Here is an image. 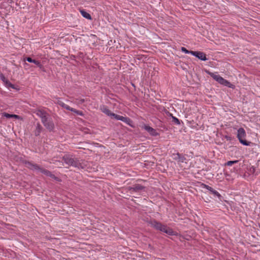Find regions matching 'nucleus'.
I'll return each mask as SVG.
<instances>
[{
    "instance_id": "31",
    "label": "nucleus",
    "mask_w": 260,
    "mask_h": 260,
    "mask_svg": "<svg viewBox=\"0 0 260 260\" xmlns=\"http://www.w3.org/2000/svg\"><path fill=\"white\" fill-rule=\"evenodd\" d=\"M168 116L170 117H171L172 118V116H174L172 114L169 113Z\"/></svg>"
},
{
    "instance_id": "26",
    "label": "nucleus",
    "mask_w": 260,
    "mask_h": 260,
    "mask_svg": "<svg viewBox=\"0 0 260 260\" xmlns=\"http://www.w3.org/2000/svg\"><path fill=\"white\" fill-rule=\"evenodd\" d=\"M77 57L79 58H83L84 57V55L83 53H82L81 52H79L78 53Z\"/></svg>"
},
{
    "instance_id": "24",
    "label": "nucleus",
    "mask_w": 260,
    "mask_h": 260,
    "mask_svg": "<svg viewBox=\"0 0 260 260\" xmlns=\"http://www.w3.org/2000/svg\"><path fill=\"white\" fill-rule=\"evenodd\" d=\"M3 116L8 119L12 118V114H9L6 112H4L3 113Z\"/></svg>"
},
{
    "instance_id": "17",
    "label": "nucleus",
    "mask_w": 260,
    "mask_h": 260,
    "mask_svg": "<svg viewBox=\"0 0 260 260\" xmlns=\"http://www.w3.org/2000/svg\"><path fill=\"white\" fill-rule=\"evenodd\" d=\"M80 12L83 17L88 20L92 19L90 14L87 12L85 10H80Z\"/></svg>"
},
{
    "instance_id": "3",
    "label": "nucleus",
    "mask_w": 260,
    "mask_h": 260,
    "mask_svg": "<svg viewBox=\"0 0 260 260\" xmlns=\"http://www.w3.org/2000/svg\"><path fill=\"white\" fill-rule=\"evenodd\" d=\"M62 160L69 166L74 167L78 169H83V167L80 162L79 159L74 155L70 154H65L62 157Z\"/></svg>"
},
{
    "instance_id": "33",
    "label": "nucleus",
    "mask_w": 260,
    "mask_h": 260,
    "mask_svg": "<svg viewBox=\"0 0 260 260\" xmlns=\"http://www.w3.org/2000/svg\"><path fill=\"white\" fill-rule=\"evenodd\" d=\"M251 246H252V247H256V245H252Z\"/></svg>"
},
{
    "instance_id": "14",
    "label": "nucleus",
    "mask_w": 260,
    "mask_h": 260,
    "mask_svg": "<svg viewBox=\"0 0 260 260\" xmlns=\"http://www.w3.org/2000/svg\"><path fill=\"white\" fill-rule=\"evenodd\" d=\"M173 159L178 162H183L186 160L185 156L183 154L179 153H173Z\"/></svg>"
},
{
    "instance_id": "30",
    "label": "nucleus",
    "mask_w": 260,
    "mask_h": 260,
    "mask_svg": "<svg viewBox=\"0 0 260 260\" xmlns=\"http://www.w3.org/2000/svg\"><path fill=\"white\" fill-rule=\"evenodd\" d=\"M76 57V56L74 55H71L70 56V59L71 60H75Z\"/></svg>"
},
{
    "instance_id": "18",
    "label": "nucleus",
    "mask_w": 260,
    "mask_h": 260,
    "mask_svg": "<svg viewBox=\"0 0 260 260\" xmlns=\"http://www.w3.org/2000/svg\"><path fill=\"white\" fill-rule=\"evenodd\" d=\"M5 85L7 87H9V88H12L13 89H18V88H17L15 85L13 84L12 83H11L8 80H7L6 81V82H5Z\"/></svg>"
},
{
    "instance_id": "10",
    "label": "nucleus",
    "mask_w": 260,
    "mask_h": 260,
    "mask_svg": "<svg viewBox=\"0 0 260 260\" xmlns=\"http://www.w3.org/2000/svg\"><path fill=\"white\" fill-rule=\"evenodd\" d=\"M145 187L139 184H135L133 185L132 186H129L128 187V189L131 192H139L141 190H144Z\"/></svg>"
},
{
    "instance_id": "11",
    "label": "nucleus",
    "mask_w": 260,
    "mask_h": 260,
    "mask_svg": "<svg viewBox=\"0 0 260 260\" xmlns=\"http://www.w3.org/2000/svg\"><path fill=\"white\" fill-rule=\"evenodd\" d=\"M143 128L152 136H159V133L156 132V129L148 125H144Z\"/></svg>"
},
{
    "instance_id": "32",
    "label": "nucleus",
    "mask_w": 260,
    "mask_h": 260,
    "mask_svg": "<svg viewBox=\"0 0 260 260\" xmlns=\"http://www.w3.org/2000/svg\"><path fill=\"white\" fill-rule=\"evenodd\" d=\"M24 65H25V66H28V63H24Z\"/></svg>"
},
{
    "instance_id": "8",
    "label": "nucleus",
    "mask_w": 260,
    "mask_h": 260,
    "mask_svg": "<svg viewBox=\"0 0 260 260\" xmlns=\"http://www.w3.org/2000/svg\"><path fill=\"white\" fill-rule=\"evenodd\" d=\"M34 113H35L38 116L40 117L41 119V121L47 118L49 115L46 111L43 109H37Z\"/></svg>"
},
{
    "instance_id": "28",
    "label": "nucleus",
    "mask_w": 260,
    "mask_h": 260,
    "mask_svg": "<svg viewBox=\"0 0 260 260\" xmlns=\"http://www.w3.org/2000/svg\"><path fill=\"white\" fill-rule=\"evenodd\" d=\"M12 118L16 119H22L21 117L18 115L12 114Z\"/></svg>"
},
{
    "instance_id": "7",
    "label": "nucleus",
    "mask_w": 260,
    "mask_h": 260,
    "mask_svg": "<svg viewBox=\"0 0 260 260\" xmlns=\"http://www.w3.org/2000/svg\"><path fill=\"white\" fill-rule=\"evenodd\" d=\"M112 118L116 119L117 120H121L128 125H130L131 126L133 127V125L132 124V123L133 122L132 120L128 117H123L122 116H120L117 114H116L115 113H113L112 116Z\"/></svg>"
},
{
    "instance_id": "6",
    "label": "nucleus",
    "mask_w": 260,
    "mask_h": 260,
    "mask_svg": "<svg viewBox=\"0 0 260 260\" xmlns=\"http://www.w3.org/2000/svg\"><path fill=\"white\" fill-rule=\"evenodd\" d=\"M57 104L60 106L61 107H62V108L68 110H69V111H71L72 112H73L75 113H76L77 115H83V112L81 111H79V110H77L75 109H74L73 108H71L69 106L66 105V104H64L63 102L60 101V100H58L57 101Z\"/></svg>"
},
{
    "instance_id": "25",
    "label": "nucleus",
    "mask_w": 260,
    "mask_h": 260,
    "mask_svg": "<svg viewBox=\"0 0 260 260\" xmlns=\"http://www.w3.org/2000/svg\"><path fill=\"white\" fill-rule=\"evenodd\" d=\"M204 188H205L206 189H208L209 191H210V192H211V191L213 189L212 187L209 186L208 185L204 184Z\"/></svg>"
},
{
    "instance_id": "2",
    "label": "nucleus",
    "mask_w": 260,
    "mask_h": 260,
    "mask_svg": "<svg viewBox=\"0 0 260 260\" xmlns=\"http://www.w3.org/2000/svg\"><path fill=\"white\" fill-rule=\"evenodd\" d=\"M25 164L26 165V167L29 169L32 170H37L42 173V174L45 175L46 176L51 177V178L54 179L55 180H59V178L55 176L54 174H53L50 171L41 168L40 166L36 164H34L29 161H25Z\"/></svg>"
},
{
    "instance_id": "1",
    "label": "nucleus",
    "mask_w": 260,
    "mask_h": 260,
    "mask_svg": "<svg viewBox=\"0 0 260 260\" xmlns=\"http://www.w3.org/2000/svg\"><path fill=\"white\" fill-rule=\"evenodd\" d=\"M147 222L149 225L156 230L164 232L170 236H177L178 235V233L174 231L172 228L168 226L166 224H162L155 219H150Z\"/></svg>"
},
{
    "instance_id": "29",
    "label": "nucleus",
    "mask_w": 260,
    "mask_h": 260,
    "mask_svg": "<svg viewBox=\"0 0 260 260\" xmlns=\"http://www.w3.org/2000/svg\"><path fill=\"white\" fill-rule=\"evenodd\" d=\"M225 138L228 140V141H231L232 140V137H230V136H225Z\"/></svg>"
},
{
    "instance_id": "9",
    "label": "nucleus",
    "mask_w": 260,
    "mask_h": 260,
    "mask_svg": "<svg viewBox=\"0 0 260 260\" xmlns=\"http://www.w3.org/2000/svg\"><path fill=\"white\" fill-rule=\"evenodd\" d=\"M191 55L203 61H206L208 60V58L206 57V54L203 52L193 51L192 53H191Z\"/></svg>"
},
{
    "instance_id": "22",
    "label": "nucleus",
    "mask_w": 260,
    "mask_h": 260,
    "mask_svg": "<svg viewBox=\"0 0 260 260\" xmlns=\"http://www.w3.org/2000/svg\"><path fill=\"white\" fill-rule=\"evenodd\" d=\"M181 50L183 52H184L186 54H191V53H192V52H193V51H191V50L190 51V50H187L186 48H185L184 47H181Z\"/></svg>"
},
{
    "instance_id": "20",
    "label": "nucleus",
    "mask_w": 260,
    "mask_h": 260,
    "mask_svg": "<svg viewBox=\"0 0 260 260\" xmlns=\"http://www.w3.org/2000/svg\"><path fill=\"white\" fill-rule=\"evenodd\" d=\"M211 193L214 194L215 196H217L218 198V199L220 200L222 198V197L220 195V194L214 189H213V190L211 191Z\"/></svg>"
},
{
    "instance_id": "5",
    "label": "nucleus",
    "mask_w": 260,
    "mask_h": 260,
    "mask_svg": "<svg viewBox=\"0 0 260 260\" xmlns=\"http://www.w3.org/2000/svg\"><path fill=\"white\" fill-rule=\"evenodd\" d=\"M41 121L46 128L50 132L54 131L55 125L50 115L47 117L46 118L43 119Z\"/></svg>"
},
{
    "instance_id": "27",
    "label": "nucleus",
    "mask_w": 260,
    "mask_h": 260,
    "mask_svg": "<svg viewBox=\"0 0 260 260\" xmlns=\"http://www.w3.org/2000/svg\"><path fill=\"white\" fill-rule=\"evenodd\" d=\"M1 79L4 83L8 80L3 74H1Z\"/></svg>"
},
{
    "instance_id": "19",
    "label": "nucleus",
    "mask_w": 260,
    "mask_h": 260,
    "mask_svg": "<svg viewBox=\"0 0 260 260\" xmlns=\"http://www.w3.org/2000/svg\"><path fill=\"white\" fill-rule=\"evenodd\" d=\"M222 85H224L225 86H227V87H230V88H233L234 87V85L231 84L229 81H228V80H226L225 79L223 81V83H222Z\"/></svg>"
},
{
    "instance_id": "4",
    "label": "nucleus",
    "mask_w": 260,
    "mask_h": 260,
    "mask_svg": "<svg viewBox=\"0 0 260 260\" xmlns=\"http://www.w3.org/2000/svg\"><path fill=\"white\" fill-rule=\"evenodd\" d=\"M245 137L246 132L244 129L242 127L239 128L237 132V138L239 142L244 146H249L251 142L246 140L245 139Z\"/></svg>"
},
{
    "instance_id": "16",
    "label": "nucleus",
    "mask_w": 260,
    "mask_h": 260,
    "mask_svg": "<svg viewBox=\"0 0 260 260\" xmlns=\"http://www.w3.org/2000/svg\"><path fill=\"white\" fill-rule=\"evenodd\" d=\"M43 127L42 125L39 123H37L36 129L34 131V134L36 136H39L40 135V133L42 132Z\"/></svg>"
},
{
    "instance_id": "12",
    "label": "nucleus",
    "mask_w": 260,
    "mask_h": 260,
    "mask_svg": "<svg viewBox=\"0 0 260 260\" xmlns=\"http://www.w3.org/2000/svg\"><path fill=\"white\" fill-rule=\"evenodd\" d=\"M24 61H28L29 62H32L36 64L40 69L43 68V66L41 64V62L39 60L32 59L30 57H26L23 58Z\"/></svg>"
},
{
    "instance_id": "15",
    "label": "nucleus",
    "mask_w": 260,
    "mask_h": 260,
    "mask_svg": "<svg viewBox=\"0 0 260 260\" xmlns=\"http://www.w3.org/2000/svg\"><path fill=\"white\" fill-rule=\"evenodd\" d=\"M211 77H212L215 80L217 81L219 83L222 84L223 81H224V79L222 77L219 76V75H215L213 73L209 72L208 73Z\"/></svg>"
},
{
    "instance_id": "21",
    "label": "nucleus",
    "mask_w": 260,
    "mask_h": 260,
    "mask_svg": "<svg viewBox=\"0 0 260 260\" xmlns=\"http://www.w3.org/2000/svg\"><path fill=\"white\" fill-rule=\"evenodd\" d=\"M172 122L173 124H176V125H180V120L175 116H172Z\"/></svg>"
},
{
    "instance_id": "13",
    "label": "nucleus",
    "mask_w": 260,
    "mask_h": 260,
    "mask_svg": "<svg viewBox=\"0 0 260 260\" xmlns=\"http://www.w3.org/2000/svg\"><path fill=\"white\" fill-rule=\"evenodd\" d=\"M100 110L104 113L106 114L107 116L111 117L112 118V116L114 113L111 112V111L108 108L107 106L102 105L100 107Z\"/></svg>"
},
{
    "instance_id": "23",
    "label": "nucleus",
    "mask_w": 260,
    "mask_h": 260,
    "mask_svg": "<svg viewBox=\"0 0 260 260\" xmlns=\"http://www.w3.org/2000/svg\"><path fill=\"white\" fill-rule=\"evenodd\" d=\"M238 162V160H230V161H228L226 164H225V165L226 166H232L233 165L235 164H236Z\"/></svg>"
}]
</instances>
